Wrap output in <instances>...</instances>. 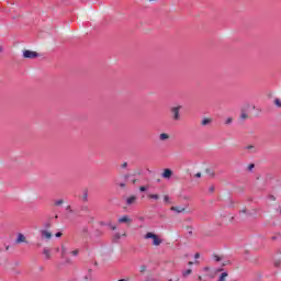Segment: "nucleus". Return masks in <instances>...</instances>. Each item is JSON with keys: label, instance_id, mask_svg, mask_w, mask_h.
I'll use <instances>...</instances> for the list:
<instances>
[{"label": "nucleus", "instance_id": "nucleus-2", "mask_svg": "<svg viewBox=\"0 0 281 281\" xmlns=\"http://www.w3.org/2000/svg\"><path fill=\"white\" fill-rule=\"evenodd\" d=\"M180 111H181V105L173 106L170 109L171 117L173 122H179V120H181Z\"/></svg>", "mask_w": 281, "mask_h": 281}, {"label": "nucleus", "instance_id": "nucleus-30", "mask_svg": "<svg viewBox=\"0 0 281 281\" xmlns=\"http://www.w3.org/2000/svg\"><path fill=\"white\" fill-rule=\"evenodd\" d=\"M119 186H120V188H126V183H124V182H121Z\"/></svg>", "mask_w": 281, "mask_h": 281}, {"label": "nucleus", "instance_id": "nucleus-47", "mask_svg": "<svg viewBox=\"0 0 281 281\" xmlns=\"http://www.w3.org/2000/svg\"><path fill=\"white\" fill-rule=\"evenodd\" d=\"M56 251H60V248H56Z\"/></svg>", "mask_w": 281, "mask_h": 281}, {"label": "nucleus", "instance_id": "nucleus-39", "mask_svg": "<svg viewBox=\"0 0 281 281\" xmlns=\"http://www.w3.org/2000/svg\"><path fill=\"white\" fill-rule=\"evenodd\" d=\"M209 191L214 192V187H210Z\"/></svg>", "mask_w": 281, "mask_h": 281}, {"label": "nucleus", "instance_id": "nucleus-12", "mask_svg": "<svg viewBox=\"0 0 281 281\" xmlns=\"http://www.w3.org/2000/svg\"><path fill=\"white\" fill-rule=\"evenodd\" d=\"M159 139H160V142H166V140L170 139V135H168L167 133H161L159 135Z\"/></svg>", "mask_w": 281, "mask_h": 281}, {"label": "nucleus", "instance_id": "nucleus-11", "mask_svg": "<svg viewBox=\"0 0 281 281\" xmlns=\"http://www.w3.org/2000/svg\"><path fill=\"white\" fill-rule=\"evenodd\" d=\"M170 177H172V170L165 169V171L162 172V178L164 179H170Z\"/></svg>", "mask_w": 281, "mask_h": 281}, {"label": "nucleus", "instance_id": "nucleus-41", "mask_svg": "<svg viewBox=\"0 0 281 281\" xmlns=\"http://www.w3.org/2000/svg\"><path fill=\"white\" fill-rule=\"evenodd\" d=\"M111 228H112L113 231L117 229V227H116V226H111Z\"/></svg>", "mask_w": 281, "mask_h": 281}, {"label": "nucleus", "instance_id": "nucleus-8", "mask_svg": "<svg viewBox=\"0 0 281 281\" xmlns=\"http://www.w3.org/2000/svg\"><path fill=\"white\" fill-rule=\"evenodd\" d=\"M247 109H251V105L247 104L246 108L241 109V114H240L241 120H247V117H249V114H247Z\"/></svg>", "mask_w": 281, "mask_h": 281}, {"label": "nucleus", "instance_id": "nucleus-25", "mask_svg": "<svg viewBox=\"0 0 281 281\" xmlns=\"http://www.w3.org/2000/svg\"><path fill=\"white\" fill-rule=\"evenodd\" d=\"M65 254H67V248H65V246H61V256H65Z\"/></svg>", "mask_w": 281, "mask_h": 281}, {"label": "nucleus", "instance_id": "nucleus-50", "mask_svg": "<svg viewBox=\"0 0 281 281\" xmlns=\"http://www.w3.org/2000/svg\"><path fill=\"white\" fill-rule=\"evenodd\" d=\"M123 236H126V233H124Z\"/></svg>", "mask_w": 281, "mask_h": 281}, {"label": "nucleus", "instance_id": "nucleus-10", "mask_svg": "<svg viewBox=\"0 0 281 281\" xmlns=\"http://www.w3.org/2000/svg\"><path fill=\"white\" fill-rule=\"evenodd\" d=\"M136 201H137V196L132 195L126 199V205H133V204H135Z\"/></svg>", "mask_w": 281, "mask_h": 281}, {"label": "nucleus", "instance_id": "nucleus-20", "mask_svg": "<svg viewBox=\"0 0 281 281\" xmlns=\"http://www.w3.org/2000/svg\"><path fill=\"white\" fill-rule=\"evenodd\" d=\"M232 122H234V119L228 117V119H226L225 124L229 125V124H232Z\"/></svg>", "mask_w": 281, "mask_h": 281}, {"label": "nucleus", "instance_id": "nucleus-4", "mask_svg": "<svg viewBox=\"0 0 281 281\" xmlns=\"http://www.w3.org/2000/svg\"><path fill=\"white\" fill-rule=\"evenodd\" d=\"M213 260H215V262H222V267H227V265H232L229 260H223V257L217 255L213 256Z\"/></svg>", "mask_w": 281, "mask_h": 281}, {"label": "nucleus", "instance_id": "nucleus-31", "mask_svg": "<svg viewBox=\"0 0 281 281\" xmlns=\"http://www.w3.org/2000/svg\"><path fill=\"white\" fill-rule=\"evenodd\" d=\"M139 191H140V192H146V187H140V188H139Z\"/></svg>", "mask_w": 281, "mask_h": 281}, {"label": "nucleus", "instance_id": "nucleus-51", "mask_svg": "<svg viewBox=\"0 0 281 281\" xmlns=\"http://www.w3.org/2000/svg\"><path fill=\"white\" fill-rule=\"evenodd\" d=\"M149 1H155V0H149Z\"/></svg>", "mask_w": 281, "mask_h": 281}, {"label": "nucleus", "instance_id": "nucleus-19", "mask_svg": "<svg viewBox=\"0 0 281 281\" xmlns=\"http://www.w3.org/2000/svg\"><path fill=\"white\" fill-rule=\"evenodd\" d=\"M254 168H256V165L250 164V165H248L247 170H248L249 172H251V170H254Z\"/></svg>", "mask_w": 281, "mask_h": 281}, {"label": "nucleus", "instance_id": "nucleus-33", "mask_svg": "<svg viewBox=\"0 0 281 281\" xmlns=\"http://www.w3.org/2000/svg\"><path fill=\"white\" fill-rule=\"evenodd\" d=\"M87 199H88V194H87V192H85L83 193V201H87Z\"/></svg>", "mask_w": 281, "mask_h": 281}, {"label": "nucleus", "instance_id": "nucleus-48", "mask_svg": "<svg viewBox=\"0 0 281 281\" xmlns=\"http://www.w3.org/2000/svg\"><path fill=\"white\" fill-rule=\"evenodd\" d=\"M0 52H3V48L0 47Z\"/></svg>", "mask_w": 281, "mask_h": 281}, {"label": "nucleus", "instance_id": "nucleus-35", "mask_svg": "<svg viewBox=\"0 0 281 281\" xmlns=\"http://www.w3.org/2000/svg\"><path fill=\"white\" fill-rule=\"evenodd\" d=\"M85 280L87 281L91 280V274L86 276Z\"/></svg>", "mask_w": 281, "mask_h": 281}, {"label": "nucleus", "instance_id": "nucleus-17", "mask_svg": "<svg viewBox=\"0 0 281 281\" xmlns=\"http://www.w3.org/2000/svg\"><path fill=\"white\" fill-rule=\"evenodd\" d=\"M149 199H154V201H159L158 194H149Z\"/></svg>", "mask_w": 281, "mask_h": 281}, {"label": "nucleus", "instance_id": "nucleus-44", "mask_svg": "<svg viewBox=\"0 0 281 281\" xmlns=\"http://www.w3.org/2000/svg\"><path fill=\"white\" fill-rule=\"evenodd\" d=\"M192 265H194V262H192V261H189V266H192Z\"/></svg>", "mask_w": 281, "mask_h": 281}, {"label": "nucleus", "instance_id": "nucleus-28", "mask_svg": "<svg viewBox=\"0 0 281 281\" xmlns=\"http://www.w3.org/2000/svg\"><path fill=\"white\" fill-rule=\"evenodd\" d=\"M70 254H71V256H78L79 250L78 249L77 250H72Z\"/></svg>", "mask_w": 281, "mask_h": 281}, {"label": "nucleus", "instance_id": "nucleus-7", "mask_svg": "<svg viewBox=\"0 0 281 281\" xmlns=\"http://www.w3.org/2000/svg\"><path fill=\"white\" fill-rule=\"evenodd\" d=\"M43 256L45 260H52V250L48 247L43 249Z\"/></svg>", "mask_w": 281, "mask_h": 281}, {"label": "nucleus", "instance_id": "nucleus-1", "mask_svg": "<svg viewBox=\"0 0 281 281\" xmlns=\"http://www.w3.org/2000/svg\"><path fill=\"white\" fill-rule=\"evenodd\" d=\"M145 240H153L154 247H159L164 243L162 239L159 238V236L155 233L148 232L147 234L144 235Z\"/></svg>", "mask_w": 281, "mask_h": 281}, {"label": "nucleus", "instance_id": "nucleus-46", "mask_svg": "<svg viewBox=\"0 0 281 281\" xmlns=\"http://www.w3.org/2000/svg\"><path fill=\"white\" fill-rule=\"evenodd\" d=\"M119 281H126V279H120Z\"/></svg>", "mask_w": 281, "mask_h": 281}, {"label": "nucleus", "instance_id": "nucleus-13", "mask_svg": "<svg viewBox=\"0 0 281 281\" xmlns=\"http://www.w3.org/2000/svg\"><path fill=\"white\" fill-rule=\"evenodd\" d=\"M119 223H131V218L128 217V215H124L119 218Z\"/></svg>", "mask_w": 281, "mask_h": 281}, {"label": "nucleus", "instance_id": "nucleus-9", "mask_svg": "<svg viewBox=\"0 0 281 281\" xmlns=\"http://www.w3.org/2000/svg\"><path fill=\"white\" fill-rule=\"evenodd\" d=\"M171 212H176V214H182V212H186V206H171Z\"/></svg>", "mask_w": 281, "mask_h": 281}, {"label": "nucleus", "instance_id": "nucleus-42", "mask_svg": "<svg viewBox=\"0 0 281 281\" xmlns=\"http://www.w3.org/2000/svg\"><path fill=\"white\" fill-rule=\"evenodd\" d=\"M221 271H223V268L216 270L217 273L221 272Z\"/></svg>", "mask_w": 281, "mask_h": 281}, {"label": "nucleus", "instance_id": "nucleus-38", "mask_svg": "<svg viewBox=\"0 0 281 281\" xmlns=\"http://www.w3.org/2000/svg\"><path fill=\"white\" fill-rule=\"evenodd\" d=\"M201 257V255H199V252H196L195 255H194V258L195 259H198V258H200Z\"/></svg>", "mask_w": 281, "mask_h": 281}, {"label": "nucleus", "instance_id": "nucleus-40", "mask_svg": "<svg viewBox=\"0 0 281 281\" xmlns=\"http://www.w3.org/2000/svg\"><path fill=\"white\" fill-rule=\"evenodd\" d=\"M240 214H247V210L240 211Z\"/></svg>", "mask_w": 281, "mask_h": 281}, {"label": "nucleus", "instance_id": "nucleus-29", "mask_svg": "<svg viewBox=\"0 0 281 281\" xmlns=\"http://www.w3.org/2000/svg\"><path fill=\"white\" fill-rule=\"evenodd\" d=\"M128 167V162H123L122 165H121V168H127Z\"/></svg>", "mask_w": 281, "mask_h": 281}, {"label": "nucleus", "instance_id": "nucleus-24", "mask_svg": "<svg viewBox=\"0 0 281 281\" xmlns=\"http://www.w3.org/2000/svg\"><path fill=\"white\" fill-rule=\"evenodd\" d=\"M145 271H146V266H144V265L140 266V267H139V272H140V273H145Z\"/></svg>", "mask_w": 281, "mask_h": 281}, {"label": "nucleus", "instance_id": "nucleus-21", "mask_svg": "<svg viewBox=\"0 0 281 281\" xmlns=\"http://www.w3.org/2000/svg\"><path fill=\"white\" fill-rule=\"evenodd\" d=\"M164 202L167 203V204L170 203V196L169 195H165L164 196Z\"/></svg>", "mask_w": 281, "mask_h": 281}, {"label": "nucleus", "instance_id": "nucleus-22", "mask_svg": "<svg viewBox=\"0 0 281 281\" xmlns=\"http://www.w3.org/2000/svg\"><path fill=\"white\" fill-rule=\"evenodd\" d=\"M63 203H65V201L64 200H56L55 201V205H63Z\"/></svg>", "mask_w": 281, "mask_h": 281}, {"label": "nucleus", "instance_id": "nucleus-27", "mask_svg": "<svg viewBox=\"0 0 281 281\" xmlns=\"http://www.w3.org/2000/svg\"><path fill=\"white\" fill-rule=\"evenodd\" d=\"M207 175H210L211 177H214V171H212L211 169H206Z\"/></svg>", "mask_w": 281, "mask_h": 281}, {"label": "nucleus", "instance_id": "nucleus-15", "mask_svg": "<svg viewBox=\"0 0 281 281\" xmlns=\"http://www.w3.org/2000/svg\"><path fill=\"white\" fill-rule=\"evenodd\" d=\"M191 273H192V269H188L182 272V276H183V278H188V276H190Z\"/></svg>", "mask_w": 281, "mask_h": 281}, {"label": "nucleus", "instance_id": "nucleus-37", "mask_svg": "<svg viewBox=\"0 0 281 281\" xmlns=\"http://www.w3.org/2000/svg\"><path fill=\"white\" fill-rule=\"evenodd\" d=\"M274 267H280V261H274Z\"/></svg>", "mask_w": 281, "mask_h": 281}, {"label": "nucleus", "instance_id": "nucleus-36", "mask_svg": "<svg viewBox=\"0 0 281 281\" xmlns=\"http://www.w3.org/2000/svg\"><path fill=\"white\" fill-rule=\"evenodd\" d=\"M195 177H196L198 179H201V172L195 173Z\"/></svg>", "mask_w": 281, "mask_h": 281}, {"label": "nucleus", "instance_id": "nucleus-16", "mask_svg": "<svg viewBox=\"0 0 281 281\" xmlns=\"http://www.w3.org/2000/svg\"><path fill=\"white\" fill-rule=\"evenodd\" d=\"M246 150H251L252 153H256V147L254 145L246 146Z\"/></svg>", "mask_w": 281, "mask_h": 281}, {"label": "nucleus", "instance_id": "nucleus-49", "mask_svg": "<svg viewBox=\"0 0 281 281\" xmlns=\"http://www.w3.org/2000/svg\"><path fill=\"white\" fill-rule=\"evenodd\" d=\"M272 200L276 201V198L272 196Z\"/></svg>", "mask_w": 281, "mask_h": 281}, {"label": "nucleus", "instance_id": "nucleus-34", "mask_svg": "<svg viewBox=\"0 0 281 281\" xmlns=\"http://www.w3.org/2000/svg\"><path fill=\"white\" fill-rule=\"evenodd\" d=\"M45 227H46V229H49V227H52V224L46 223V224H45Z\"/></svg>", "mask_w": 281, "mask_h": 281}, {"label": "nucleus", "instance_id": "nucleus-32", "mask_svg": "<svg viewBox=\"0 0 281 281\" xmlns=\"http://www.w3.org/2000/svg\"><path fill=\"white\" fill-rule=\"evenodd\" d=\"M55 236L56 238H60V236H63V233H56Z\"/></svg>", "mask_w": 281, "mask_h": 281}, {"label": "nucleus", "instance_id": "nucleus-26", "mask_svg": "<svg viewBox=\"0 0 281 281\" xmlns=\"http://www.w3.org/2000/svg\"><path fill=\"white\" fill-rule=\"evenodd\" d=\"M114 238H116V240H120V239L122 238V235H121L120 233H116V234L114 235Z\"/></svg>", "mask_w": 281, "mask_h": 281}, {"label": "nucleus", "instance_id": "nucleus-43", "mask_svg": "<svg viewBox=\"0 0 281 281\" xmlns=\"http://www.w3.org/2000/svg\"><path fill=\"white\" fill-rule=\"evenodd\" d=\"M204 271H210V268L205 267V268H204Z\"/></svg>", "mask_w": 281, "mask_h": 281}, {"label": "nucleus", "instance_id": "nucleus-23", "mask_svg": "<svg viewBox=\"0 0 281 281\" xmlns=\"http://www.w3.org/2000/svg\"><path fill=\"white\" fill-rule=\"evenodd\" d=\"M66 212H68L69 214H75L74 210H71V206H67Z\"/></svg>", "mask_w": 281, "mask_h": 281}, {"label": "nucleus", "instance_id": "nucleus-45", "mask_svg": "<svg viewBox=\"0 0 281 281\" xmlns=\"http://www.w3.org/2000/svg\"><path fill=\"white\" fill-rule=\"evenodd\" d=\"M198 280H203V278L201 276L198 277Z\"/></svg>", "mask_w": 281, "mask_h": 281}, {"label": "nucleus", "instance_id": "nucleus-6", "mask_svg": "<svg viewBox=\"0 0 281 281\" xmlns=\"http://www.w3.org/2000/svg\"><path fill=\"white\" fill-rule=\"evenodd\" d=\"M21 243H27V238L25 237V235H23V233H19L15 239L16 245H21Z\"/></svg>", "mask_w": 281, "mask_h": 281}, {"label": "nucleus", "instance_id": "nucleus-52", "mask_svg": "<svg viewBox=\"0 0 281 281\" xmlns=\"http://www.w3.org/2000/svg\"><path fill=\"white\" fill-rule=\"evenodd\" d=\"M133 183H135V180L133 181Z\"/></svg>", "mask_w": 281, "mask_h": 281}, {"label": "nucleus", "instance_id": "nucleus-18", "mask_svg": "<svg viewBox=\"0 0 281 281\" xmlns=\"http://www.w3.org/2000/svg\"><path fill=\"white\" fill-rule=\"evenodd\" d=\"M274 104H276V106H278L279 109H281V101H280V99H276V100H274Z\"/></svg>", "mask_w": 281, "mask_h": 281}, {"label": "nucleus", "instance_id": "nucleus-14", "mask_svg": "<svg viewBox=\"0 0 281 281\" xmlns=\"http://www.w3.org/2000/svg\"><path fill=\"white\" fill-rule=\"evenodd\" d=\"M212 124V119H203L201 122L202 126H210Z\"/></svg>", "mask_w": 281, "mask_h": 281}, {"label": "nucleus", "instance_id": "nucleus-5", "mask_svg": "<svg viewBox=\"0 0 281 281\" xmlns=\"http://www.w3.org/2000/svg\"><path fill=\"white\" fill-rule=\"evenodd\" d=\"M40 234H41V237L44 238V240H52V232L47 229H41Z\"/></svg>", "mask_w": 281, "mask_h": 281}, {"label": "nucleus", "instance_id": "nucleus-3", "mask_svg": "<svg viewBox=\"0 0 281 281\" xmlns=\"http://www.w3.org/2000/svg\"><path fill=\"white\" fill-rule=\"evenodd\" d=\"M23 58H29V59L38 58V53L34 50H23Z\"/></svg>", "mask_w": 281, "mask_h": 281}]
</instances>
